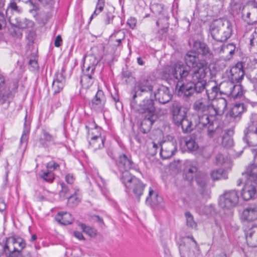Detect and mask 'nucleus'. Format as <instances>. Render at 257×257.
I'll return each mask as SVG.
<instances>
[{"mask_svg":"<svg viewBox=\"0 0 257 257\" xmlns=\"http://www.w3.org/2000/svg\"><path fill=\"white\" fill-rule=\"evenodd\" d=\"M184 59L186 65L191 69L190 71L182 62H178L169 68V76L176 79L192 82L194 84V91L198 93L206 90L207 82L204 78L209 69L208 63L205 60H200L193 51L188 52Z\"/></svg>","mask_w":257,"mask_h":257,"instance_id":"nucleus-1","label":"nucleus"},{"mask_svg":"<svg viewBox=\"0 0 257 257\" xmlns=\"http://www.w3.org/2000/svg\"><path fill=\"white\" fill-rule=\"evenodd\" d=\"M131 107L135 111L142 115V121L140 130L144 134L149 132L155 120V107L152 99H144L143 103L140 105V108H136L132 103Z\"/></svg>","mask_w":257,"mask_h":257,"instance_id":"nucleus-2","label":"nucleus"},{"mask_svg":"<svg viewBox=\"0 0 257 257\" xmlns=\"http://www.w3.org/2000/svg\"><path fill=\"white\" fill-rule=\"evenodd\" d=\"M216 116H212L210 113L205 112L204 113H197L192 116L194 120V125L201 126H206L208 128V135L210 137H218L220 129L215 121Z\"/></svg>","mask_w":257,"mask_h":257,"instance_id":"nucleus-3","label":"nucleus"},{"mask_svg":"<svg viewBox=\"0 0 257 257\" xmlns=\"http://www.w3.org/2000/svg\"><path fill=\"white\" fill-rule=\"evenodd\" d=\"M231 23L227 20L220 19L210 26V33L213 38L218 42L226 41L232 34Z\"/></svg>","mask_w":257,"mask_h":257,"instance_id":"nucleus-4","label":"nucleus"},{"mask_svg":"<svg viewBox=\"0 0 257 257\" xmlns=\"http://www.w3.org/2000/svg\"><path fill=\"white\" fill-rule=\"evenodd\" d=\"M181 106L178 103H174L172 106L173 120L174 123L178 126H181L183 132L187 133L191 131L194 123L191 118H189L181 111Z\"/></svg>","mask_w":257,"mask_h":257,"instance_id":"nucleus-5","label":"nucleus"},{"mask_svg":"<svg viewBox=\"0 0 257 257\" xmlns=\"http://www.w3.org/2000/svg\"><path fill=\"white\" fill-rule=\"evenodd\" d=\"M179 248L182 257H191L199 251L197 243L192 236L183 237L180 241Z\"/></svg>","mask_w":257,"mask_h":257,"instance_id":"nucleus-6","label":"nucleus"},{"mask_svg":"<svg viewBox=\"0 0 257 257\" xmlns=\"http://www.w3.org/2000/svg\"><path fill=\"white\" fill-rule=\"evenodd\" d=\"M239 196L235 190L225 191L220 196L219 205L223 209H231L238 203Z\"/></svg>","mask_w":257,"mask_h":257,"instance_id":"nucleus-7","label":"nucleus"},{"mask_svg":"<svg viewBox=\"0 0 257 257\" xmlns=\"http://www.w3.org/2000/svg\"><path fill=\"white\" fill-rule=\"evenodd\" d=\"M243 139L252 146H257V114H252L248 126L244 130Z\"/></svg>","mask_w":257,"mask_h":257,"instance_id":"nucleus-8","label":"nucleus"},{"mask_svg":"<svg viewBox=\"0 0 257 257\" xmlns=\"http://www.w3.org/2000/svg\"><path fill=\"white\" fill-rule=\"evenodd\" d=\"M177 88L179 87L177 93L178 96L186 98L191 96L194 92V84L192 82H186L185 80L177 79Z\"/></svg>","mask_w":257,"mask_h":257,"instance_id":"nucleus-9","label":"nucleus"},{"mask_svg":"<svg viewBox=\"0 0 257 257\" xmlns=\"http://www.w3.org/2000/svg\"><path fill=\"white\" fill-rule=\"evenodd\" d=\"M96 64L94 63L89 65L83 70V74L81 76L80 83L82 87L85 89L89 88L93 83V75L95 69Z\"/></svg>","mask_w":257,"mask_h":257,"instance_id":"nucleus-10","label":"nucleus"},{"mask_svg":"<svg viewBox=\"0 0 257 257\" xmlns=\"http://www.w3.org/2000/svg\"><path fill=\"white\" fill-rule=\"evenodd\" d=\"M227 105V100L223 97L214 99L211 102L210 114L212 116L221 115L224 113Z\"/></svg>","mask_w":257,"mask_h":257,"instance_id":"nucleus-11","label":"nucleus"},{"mask_svg":"<svg viewBox=\"0 0 257 257\" xmlns=\"http://www.w3.org/2000/svg\"><path fill=\"white\" fill-rule=\"evenodd\" d=\"M232 82H225L222 83V87L228 88L227 90L220 91L221 94H225L234 98L240 97L243 94L242 86L240 85H233Z\"/></svg>","mask_w":257,"mask_h":257,"instance_id":"nucleus-12","label":"nucleus"},{"mask_svg":"<svg viewBox=\"0 0 257 257\" xmlns=\"http://www.w3.org/2000/svg\"><path fill=\"white\" fill-rule=\"evenodd\" d=\"M198 172V166L195 161L186 160L184 163L183 174L186 180L191 181L196 175Z\"/></svg>","mask_w":257,"mask_h":257,"instance_id":"nucleus-13","label":"nucleus"},{"mask_svg":"<svg viewBox=\"0 0 257 257\" xmlns=\"http://www.w3.org/2000/svg\"><path fill=\"white\" fill-rule=\"evenodd\" d=\"M155 98L163 104L168 102L172 98V94L169 88L165 86H160L155 92Z\"/></svg>","mask_w":257,"mask_h":257,"instance_id":"nucleus-14","label":"nucleus"},{"mask_svg":"<svg viewBox=\"0 0 257 257\" xmlns=\"http://www.w3.org/2000/svg\"><path fill=\"white\" fill-rule=\"evenodd\" d=\"M64 72L63 70L56 73L53 84L52 89L54 94L59 93L63 89L65 83V77L64 75Z\"/></svg>","mask_w":257,"mask_h":257,"instance_id":"nucleus-15","label":"nucleus"},{"mask_svg":"<svg viewBox=\"0 0 257 257\" xmlns=\"http://www.w3.org/2000/svg\"><path fill=\"white\" fill-rule=\"evenodd\" d=\"M211 101L207 98H201L196 100L193 104V108L197 113H210Z\"/></svg>","mask_w":257,"mask_h":257,"instance_id":"nucleus-16","label":"nucleus"},{"mask_svg":"<svg viewBox=\"0 0 257 257\" xmlns=\"http://www.w3.org/2000/svg\"><path fill=\"white\" fill-rule=\"evenodd\" d=\"M177 150L176 145L172 142L165 143L161 147L160 156L163 159L171 157Z\"/></svg>","mask_w":257,"mask_h":257,"instance_id":"nucleus-17","label":"nucleus"},{"mask_svg":"<svg viewBox=\"0 0 257 257\" xmlns=\"http://www.w3.org/2000/svg\"><path fill=\"white\" fill-rule=\"evenodd\" d=\"M241 218L247 221H253L257 219V205L247 206L242 211Z\"/></svg>","mask_w":257,"mask_h":257,"instance_id":"nucleus-18","label":"nucleus"},{"mask_svg":"<svg viewBox=\"0 0 257 257\" xmlns=\"http://www.w3.org/2000/svg\"><path fill=\"white\" fill-rule=\"evenodd\" d=\"M105 96L101 90H98L92 100V107L97 111H101L105 103Z\"/></svg>","mask_w":257,"mask_h":257,"instance_id":"nucleus-19","label":"nucleus"},{"mask_svg":"<svg viewBox=\"0 0 257 257\" xmlns=\"http://www.w3.org/2000/svg\"><path fill=\"white\" fill-rule=\"evenodd\" d=\"M230 72V82H238L243 77L244 71L242 69V65L240 63H238L235 66L232 67Z\"/></svg>","mask_w":257,"mask_h":257,"instance_id":"nucleus-20","label":"nucleus"},{"mask_svg":"<svg viewBox=\"0 0 257 257\" xmlns=\"http://www.w3.org/2000/svg\"><path fill=\"white\" fill-rule=\"evenodd\" d=\"M255 184L247 180L245 181V185L241 192V196L244 200H249L253 197L256 192Z\"/></svg>","mask_w":257,"mask_h":257,"instance_id":"nucleus-21","label":"nucleus"},{"mask_svg":"<svg viewBox=\"0 0 257 257\" xmlns=\"http://www.w3.org/2000/svg\"><path fill=\"white\" fill-rule=\"evenodd\" d=\"M194 49L197 56L198 57V55L195 52L197 51L198 53H200L205 58L210 59L212 57V54L208 48V47L204 43H201L200 41H196L194 43Z\"/></svg>","mask_w":257,"mask_h":257,"instance_id":"nucleus-22","label":"nucleus"},{"mask_svg":"<svg viewBox=\"0 0 257 257\" xmlns=\"http://www.w3.org/2000/svg\"><path fill=\"white\" fill-rule=\"evenodd\" d=\"M117 165L120 171H124L133 168L134 164L130 158L123 154L119 157Z\"/></svg>","mask_w":257,"mask_h":257,"instance_id":"nucleus-23","label":"nucleus"},{"mask_svg":"<svg viewBox=\"0 0 257 257\" xmlns=\"http://www.w3.org/2000/svg\"><path fill=\"white\" fill-rule=\"evenodd\" d=\"M85 127L87 130V137L89 140L103 138L101 136V128L97 126L95 123H90L86 125Z\"/></svg>","mask_w":257,"mask_h":257,"instance_id":"nucleus-24","label":"nucleus"},{"mask_svg":"<svg viewBox=\"0 0 257 257\" xmlns=\"http://www.w3.org/2000/svg\"><path fill=\"white\" fill-rule=\"evenodd\" d=\"M220 88L213 81H208L206 86V92L207 98L210 101L213 100L217 96Z\"/></svg>","mask_w":257,"mask_h":257,"instance_id":"nucleus-25","label":"nucleus"},{"mask_svg":"<svg viewBox=\"0 0 257 257\" xmlns=\"http://www.w3.org/2000/svg\"><path fill=\"white\" fill-rule=\"evenodd\" d=\"M242 175L246 180L256 183L257 181V165L253 164L248 166L246 171L242 173Z\"/></svg>","mask_w":257,"mask_h":257,"instance_id":"nucleus-26","label":"nucleus"},{"mask_svg":"<svg viewBox=\"0 0 257 257\" xmlns=\"http://www.w3.org/2000/svg\"><path fill=\"white\" fill-rule=\"evenodd\" d=\"M136 88L142 92H151L153 89V82L148 79H141L136 83Z\"/></svg>","mask_w":257,"mask_h":257,"instance_id":"nucleus-27","label":"nucleus"},{"mask_svg":"<svg viewBox=\"0 0 257 257\" xmlns=\"http://www.w3.org/2000/svg\"><path fill=\"white\" fill-rule=\"evenodd\" d=\"M247 244L252 247L257 246V226H254L245 233Z\"/></svg>","mask_w":257,"mask_h":257,"instance_id":"nucleus-28","label":"nucleus"},{"mask_svg":"<svg viewBox=\"0 0 257 257\" xmlns=\"http://www.w3.org/2000/svg\"><path fill=\"white\" fill-rule=\"evenodd\" d=\"M145 185L140 180L135 179L134 184L129 189H131L136 198L139 201L141 196L143 194Z\"/></svg>","mask_w":257,"mask_h":257,"instance_id":"nucleus-29","label":"nucleus"},{"mask_svg":"<svg viewBox=\"0 0 257 257\" xmlns=\"http://www.w3.org/2000/svg\"><path fill=\"white\" fill-rule=\"evenodd\" d=\"M121 172L122 175L120 179L125 187L128 189L134 184L135 179H138L134 176L132 175L128 170Z\"/></svg>","mask_w":257,"mask_h":257,"instance_id":"nucleus-30","label":"nucleus"},{"mask_svg":"<svg viewBox=\"0 0 257 257\" xmlns=\"http://www.w3.org/2000/svg\"><path fill=\"white\" fill-rule=\"evenodd\" d=\"M73 217L68 212H59L56 216V220L60 224L63 225L70 224L72 222Z\"/></svg>","mask_w":257,"mask_h":257,"instance_id":"nucleus-31","label":"nucleus"},{"mask_svg":"<svg viewBox=\"0 0 257 257\" xmlns=\"http://www.w3.org/2000/svg\"><path fill=\"white\" fill-rule=\"evenodd\" d=\"M161 198L155 193L150 187L149 189V196L147 197L146 202L147 204L154 206L157 205L161 201Z\"/></svg>","mask_w":257,"mask_h":257,"instance_id":"nucleus-32","label":"nucleus"},{"mask_svg":"<svg viewBox=\"0 0 257 257\" xmlns=\"http://www.w3.org/2000/svg\"><path fill=\"white\" fill-rule=\"evenodd\" d=\"M9 22L12 25L21 29L27 28L28 24L31 23L30 21L26 19L22 20L18 18L14 17L10 18L9 19Z\"/></svg>","mask_w":257,"mask_h":257,"instance_id":"nucleus-33","label":"nucleus"},{"mask_svg":"<svg viewBox=\"0 0 257 257\" xmlns=\"http://www.w3.org/2000/svg\"><path fill=\"white\" fill-rule=\"evenodd\" d=\"M244 111V106L242 103L235 104L230 110L229 115L232 118L239 117Z\"/></svg>","mask_w":257,"mask_h":257,"instance_id":"nucleus-34","label":"nucleus"},{"mask_svg":"<svg viewBox=\"0 0 257 257\" xmlns=\"http://www.w3.org/2000/svg\"><path fill=\"white\" fill-rule=\"evenodd\" d=\"M183 201L190 207H194L197 202V196L195 194L191 191L186 197L182 198Z\"/></svg>","mask_w":257,"mask_h":257,"instance_id":"nucleus-35","label":"nucleus"},{"mask_svg":"<svg viewBox=\"0 0 257 257\" xmlns=\"http://www.w3.org/2000/svg\"><path fill=\"white\" fill-rule=\"evenodd\" d=\"M196 181L200 187L204 188L207 185L208 178L206 174L199 172L196 175Z\"/></svg>","mask_w":257,"mask_h":257,"instance_id":"nucleus-36","label":"nucleus"},{"mask_svg":"<svg viewBox=\"0 0 257 257\" xmlns=\"http://www.w3.org/2000/svg\"><path fill=\"white\" fill-rule=\"evenodd\" d=\"M210 176L214 180L227 178L226 174L222 169L212 170L210 173Z\"/></svg>","mask_w":257,"mask_h":257,"instance_id":"nucleus-37","label":"nucleus"},{"mask_svg":"<svg viewBox=\"0 0 257 257\" xmlns=\"http://www.w3.org/2000/svg\"><path fill=\"white\" fill-rule=\"evenodd\" d=\"M4 250L5 251L7 250L10 253L16 252L15 237H10L7 238Z\"/></svg>","mask_w":257,"mask_h":257,"instance_id":"nucleus-38","label":"nucleus"},{"mask_svg":"<svg viewBox=\"0 0 257 257\" xmlns=\"http://www.w3.org/2000/svg\"><path fill=\"white\" fill-rule=\"evenodd\" d=\"M104 142V138H98V139H90L89 140V145L94 150H96L103 148Z\"/></svg>","mask_w":257,"mask_h":257,"instance_id":"nucleus-39","label":"nucleus"},{"mask_svg":"<svg viewBox=\"0 0 257 257\" xmlns=\"http://www.w3.org/2000/svg\"><path fill=\"white\" fill-rule=\"evenodd\" d=\"M39 177L47 182L52 183L55 178V176L53 172L47 170L46 171H42L39 174Z\"/></svg>","mask_w":257,"mask_h":257,"instance_id":"nucleus-40","label":"nucleus"},{"mask_svg":"<svg viewBox=\"0 0 257 257\" xmlns=\"http://www.w3.org/2000/svg\"><path fill=\"white\" fill-rule=\"evenodd\" d=\"M185 216L187 226L192 228H196L197 224L194 220L193 215L189 212H186L185 213Z\"/></svg>","mask_w":257,"mask_h":257,"instance_id":"nucleus-41","label":"nucleus"},{"mask_svg":"<svg viewBox=\"0 0 257 257\" xmlns=\"http://www.w3.org/2000/svg\"><path fill=\"white\" fill-rule=\"evenodd\" d=\"M80 202V199L77 196L76 192L68 198L67 204L71 207L76 206Z\"/></svg>","mask_w":257,"mask_h":257,"instance_id":"nucleus-42","label":"nucleus"},{"mask_svg":"<svg viewBox=\"0 0 257 257\" xmlns=\"http://www.w3.org/2000/svg\"><path fill=\"white\" fill-rule=\"evenodd\" d=\"M80 226L83 232L91 237H94L96 235L97 231L93 228L90 226H87L84 224H80Z\"/></svg>","mask_w":257,"mask_h":257,"instance_id":"nucleus-43","label":"nucleus"},{"mask_svg":"<svg viewBox=\"0 0 257 257\" xmlns=\"http://www.w3.org/2000/svg\"><path fill=\"white\" fill-rule=\"evenodd\" d=\"M185 145L189 151H196L198 148V144L195 142V140L190 138L186 139L185 141Z\"/></svg>","mask_w":257,"mask_h":257,"instance_id":"nucleus-44","label":"nucleus"},{"mask_svg":"<svg viewBox=\"0 0 257 257\" xmlns=\"http://www.w3.org/2000/svg\"><path fill=\"white\" fill-rule=\"evenodd\" d=\"M222 144L225 147H230L233 145V141L228 134H225L222 137Z\"/></svg>","mask_w":257,"mask_h":257,"instance_id":"nucleus-45","label":"nucleus"},{"mask_svg":"<svg viewBox=\"0 0 257 257\" xmlns=\"http://www.w3.org/2000/svg\"><path fill=\"white\" fill-rule=\"evenodd\" d=\"M62 189L59 192L60 198L62 199L68 198L69 197V190L66 185L64 183H61Z\"/></svg>","mask_w":257,"mask_h":257,"instance_id":"nucleus-46","label":"nucleus"},{"mask_svg":"<svg viewBox=\"0 0 257 257\" xmlns=\"http://www.w3.org/2000/svg\"><path fill=\"white\" fill-rule=\"evenodd\" d=\"M25 243L21 238H15L16 252H20L25 247Z\"/></svg>","mask_w":257,"mask_h":257,"instance_id":"nucleus-47","label":"nucleus"},{"mask_svg":"<svg viewBox=\"0 0 257 257\" xmlns=\"http://www.w3.org/2000/svg\"><path fill=\"white\" fill-rule=\"evenodd\" d=\"M30 132V126L25 123L24 128L21 139V142H27L28 139V135Z\"/></svg>","mask_w":257,"mask_h":257,"instance_id":"nucleus-48","label":"nucleus"},{"mask_svg":"<svg viewBox=\"0 0 257 257\" xmlns=\"http://www.w3.org/2000/svg\"><path fill=\"white\" fill-rule=\"evenodd\" d=\"M158 148V145L154 142H152L149 147L148 154L152 156H155L157 153Z\"/></svg>","mask_w":257,"mask_h":257,"instance_id":"nucleus-49","label":"nucleus"},{"mask_svg":"<svg viewBox=\"0 0 257 257\" xmlns=\"http://www.w3.org/2000/svg\"><path fill=\"white\" fill-rule=\"evenodd\" d=\"M10 93L9 90L0 89V103H4Z\"/></svg>","mask_w":257,"mask_h":257,"instance_id":"nucleus-50","label":"nucleus"},{"mask_svg":"<svg viewBox=\"0 0 257 257\" xmlns=\"http://www.w3.org/2000/svg\"><path fill=\"white\" fill-rule=\"evenodd\" d=\"M59 168V165L54 161H51L47 163V169L53 172V171Z\"/></svg>","mask_w":257,"mask_h":257,"instance_id":"nucleus-51","label":"nucleus"},{"mask_svg":"<svg viewBox=\"0 0 257 257\" xmlns=\"http://www.w3.org/2000/svg\"><path fill=\"white\" fill-rule=\"evenodd\" d=\"M215 161L217 165H222L225 163V159L222 154H219L216 156Z\"/></svg>","mask_w":257,"mask_h":257,"instance_id":"nucleus-52","label":"nucleus"},{"mask_svg":"<svg viewBox=\"0 0 257 257\" xmlns=\"http://www.w3.org/2000/svg\"><path fill=\"white\" fill-rule=\"evenodd\" d=\"M137 20L135 18L131 17L128 19L127 21V24L132 29H134L135 28Z\"/></svg>","mask_w":257,"mask_h":257,"instance_id":"nucleus-53","label":"nucleus"},{"mask_svg":"<svg viewBox=\"0 0 257 257\" xmlns=\"http://www.w3.org/2000/svg\"><path fill=\"white\" fill-rule=\"evenodd\" d=\"M113 16L110 13H107L105 15V18L104 19V23L105 25H108L110 24L112 21Z\"/></svg>","mask_w":257,"mask_h":257,"instance_id":"nucleus-54","label":"nucleus"},{"mask_svg":"<svg viewBox=\"0 0 257 257\" xmlns=\"http://www.w3.org/2000/svg\"><path fill=\"white\" fill-rule=\"evenodd\" d=\"M104 6V0H98L96 5V9L98 11V13H100L103 9Z\"/></svg>","mask_w":257,"mask_h":257,"instance_id":"nucleus-55","label":"nucleus"},{"mask_svg":"<svg viewBox=\"0 0 257 257\" xmlns=\"http://www.w3.org/2000/svg\"><path fill=\"white\" fill-rule=\"evenodd\" d=\"M75 178L72 174H68L65 177V180L68 184H72L74 182Z\"/></svg>","mask_w":257,"mask_h":257,"instance_id":"nucleus-56","label":"nucleus"},{"mask_svg":"<svg viewBox=\"0 0 257 257\" xmlns=\"http://www.w3.org/2000/svg\"><path fill=\"white\" fill-rule=\"evenodd\" d=\"M62 43V39L61 36L58 35L56 37L55 40V42H54L55 46L57 47H59L61 45Z\"/></svg>","mask_w":257,"mask_h":257,"instance_id":"nucleus-57","label":"nucleus"},{"mask_svg":"<svg viewBox=\"0 0 257 257\" xmlns=\"http://www.w3.org/2000/svg\"><path fill=\"white\" fill-rule=\"evenodd\" d=\"M43 139L47 142H50L52 141L53 139L52 136L49 134L48 133L46 132H44L43 134Z\"/></svg>","mask_w":257,"mask_h":257,"instance_id":"nucleus-58","label":"nucleus"},{"mask_svg":"<svg viewBox=\"0 0 257 257\" xmlns=\"http://www.w3.org/2000/svg\"><path fill=\"white\" fill-rule=\"evenodd\" d=\"M0 89L6 90L5 87V79L1 74H0Z\"/></svg>","mask_w":257,"mask_h":257,"instance_id":"nucleus-59","label":"nucleus"},{"mask_svg":"<svg viewBox=\"0 0 257 257\" xmlns=\"http://www.w3.org/2000/svg\"><path fill=\"white\" fill-rule=\"evenodd\" d=\"M29 65L33 68V70H36L38 68L37 61L35 60H30Z\"/></svg>","mask_w":257,"mask_h":257,"instance_id":"nucleus-60","label":"nucleus"},{"mask_svg":"<svg viewBox=\"0 0 257 257\" xmlns=\"http://www.w3.org/2000/svg\"><path fill=\"white\" fill-rule=\"evenodd\" d=\"M6 26V21L4 16L0 13V30Z\"/></svg>","mask_w":257,"mask_h":257,"instance_id":"nucleus-61","label":"nucleus"},{"mask_svg":"<svg viewBox=\"0 0 257 257\" xmlns=\"http://www.w3.org/2000/svg\"><path fill=\"white\" fill-rule=\"evenodd\" d=\"M10 8L17 12H19L18 8L17 6V4L15 2H11L10 4Z\"/></svg>","mask_w":257,"mask_h":257,"instance_id":"nucleus-62","label":"nucleus"},{"mask_svg":"<svg viewBox=\"0 0 257 257\" xmlns=\"http://www.w3.org/2000/svg\"><path fill=\"white\" fill-rule=\"evenodd\" d=\"M40 3H42V5H51L53 2L54 0H38Z\"/></svg>","mask_w":257,"mask_h":257,"instance_id":"nucleus-63","label":"nucleus"},{"mask_svg":"<svg viewBox=\"0 0 257 257\" xmlns=\"http://www.w3.org/2000/svg\"><path fill=\"white\" fill-rule=\"evenodd\" d=\"M74 235L75 237L77 238L79 240L83 239L84 237L82 235V233L79 231H74Z\"/></svg>","mask_w":257,"mask_h":257,"instance_id":"nucleus-64","label":"nucleus"}]
</instances>
